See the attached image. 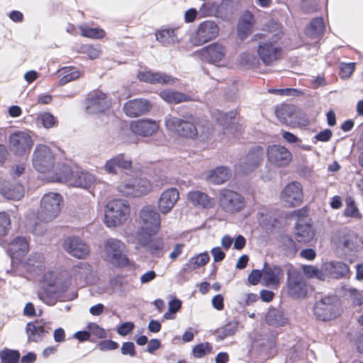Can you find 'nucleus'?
<instances>
[{
    "mask_svg": "<svg viewBox=\"0 0 363 363\" xmlns=\"http://www.w3.org/2000/svg\"><path fill=\"white\" fill-rule=\"evenodd\" d=\"M333 136V132L329 128H325L314 135L313 139L320 142H328Z\"/></svg>",
    "mask_w": 363,
    "mask_h": 363,
    "instance_id": "obj_64",
    "label": "nucleus"
},
{
    "mask_svg": "<svg viewBox=\"0 0 363 363\" xmlns=\"http://www.w3.org/2000/svg\"><path fill=\"white\" fill-rule=\"evenodd\" d=\"M160 97L169 104H177L189 101L191 96L183 92L172 89H164L160 94Z\"/></svg>",
    "mask_w": 363,
    "mask_h": 363,
    "instance_id": "obj_36",
    "label": "nucleus"
},
{
    "mask_svg": "<svg viewBox=\"0 0 363 363\" xmlns=\"http://www.w3.org/2000/svg\"><path fill=\"white\" fill-rule=\"evenodd\" d=\"M135 328V324L130 321H126L121 323L117 328V333L121 336H126L130 333Z\"/></svg>",
    "mask_w": 363,
    "mask_h": 363,
    "instance_id": "obj_59",
    "label": "nucleus"
},
{
    "mask_svg": "<svg viewBox=\"0 0 363 363\" xmlns=\"http://www.w3.org/2000/svg\"><path fill=\"white\" fill-rule=\"evenodd\" d=\"M264 151L261 146L250 148L247 154L240 157L238 163L239 170L244 174H248L259 167L264 160Z\"/></svg>",
    "mask_w": 363,
    "mask_h": 363,
    "instance_id": "obj_11",
    "label": "nucleus"
},
{
    "mask_svg": "<svg viewBox=\"0 0 363 363\" xmlns=\"http://www.w3.org/2000/svg\"><path fill=\"white\" fill-rule=\"evenodd\" d=\"M230 174V170L228 167L220 166L210 171L208 180L211 183L219 185L228 180Z\"/></svg>",
    "mask_w": 363,
    "mask_h": 363,
    "instance_id": "obj_38",
    "label": "nucleus"
},
{
    "mask_svg": "<svg viewBox=\"0 0 363 363\" xmlns=\"http://www.w3.org/2000/svg\"><path fill=\"white\" fill-rule=\"evenodd\" d=\"M121 352L123 355L135 357L136 351L134 343L130 341L123 342L121 348Z\"/></svg>",
    "mask_w": 363,
    "mask_h": 363,
    "instance_id": "obj_63",
    "label": "nucleus"
},
{
    "mask_svg": "<svg viewBox=\"0 0 363 363\" xmlns=\"http://www.w3.org/2000/svg\"><path fill=\"white\" fill-rule=\"evenodd\" d=\"M279 246L288 257H293L299 250L298 245L291 236L287 234H280L277 238Z\"/></svg>",
    "mask_w": 363,
    "mask_h": 363,
    "instance_id": "obj_35",
    "label": "nucleus"
},
{
    "mask_svg": "<svg viewBox=\"0 0 363 363\" xmlns=\"http://www.w3.org/2000/svg\"><path fill=\"white\" fill-rule=\"evenodd\" d=\"M239 322L238 320L229 321L216 330V340L221 341L228 337L233 335L238 330Z\"/></svg>",
    "mask_w": 363,
    "mask_h": 363,
    "instance_id": "obj_44",
    "label": "nucleus"
},
{
    "mask_svg": "<svg viewBox=\"0 0 363 363\" xmlns=\"http://www.w3.org/2000/svg\"><path fill=\"white\" fill-rule=\"evenodd\" d=\"M130 213L128 202L123 199H113L106 206L104 222L111 227L120 225L127 220Z\"/></svg>",
    "mask_w": 363,
    "mask_h": 363,
    "instance_id": "obj_5",
    "label": "nucleus"
},
{
    "mask_svg": "<svg viewBox=\"0 0 363 363\" xmlns=\"http://www.w3.org/2000/svg\"><path fill=\"white\" fill-rule=\"evenodd\" d=\"M138 78L140 82L151 84H172L175 82V79L173 77L159 72H139Z\"/></svg>",
    "mask_w": 363,
    "mask_h": 363,
    "instance_id": "obj_28",
    "label": "nucleus"
},
{
    "mask_svg": "<svg viewBox=\"0 0 363 363\" xmlns=\"http://www.w3.org/2000/svg\"><path fill=\"white\" fill-rule=\"evenodd\" d=\"M219 204L225 212L235 213L245 208V201L244 197L238 192L223 189L219 193Z\"/></svg>",
    "mask_w": 363,
    "mask_h": 363,
    "instance_id": "obj_9",
    "label": "nucleus"
},
{
    "mask_svg": "<svg viewBox=\"0 0 363 363\" xmlns=\"http://www.w3.org/2000/svg\"><path fill=\"white\" fill-rule=\"evenodd\" d=\"M282 48L271 41H262L258 44L257 54L262 63L271 66L281 58Z\"/></svg>",
    "mask_w": 363,
    "mask_h": 363,
    "instance_id": "obj_17",
    "label": "nucleus"
},
{
    "mask_svg": "<svg viewBox=\"0 0 363 363\" xmlns=\"http://www.w3.org/2000/svg\"><path fill=\"white\" fill-rule=\"evenodd\" d=\"M80 33L82 36L92 39H101L106 33L100 28H90L87 26H82L79 27Z\"/></svg>",
    "mask_w": 363,
    "mask_h": 363,
    "instance_id": "obj_50",
    "label": "nucleus"
},
{
    "mask_svg": "<svg viewBox=\"0 0 363 363\" xmlns=\"http://www.w3.org/2000/svg\"><path fill=\"white\" fill-rule=\"evenodd\" d=\"M130 128L133 133L143 137H147L157 130L158 125L152 119H140L131 122Z\"/></svg>",
    "mask_w": 363,
    "mask_h": 363,
    "instance_id": "obj_30",
    "label": "nucleus"
},
{
    "mask_svg": "<svg viewBox=\"0 0 363 363\" xmlns=\"http://www.w3.org/2000/svg\"><path fill=\"white\" fill-rule=\"evenodd\" d=\"M38 120L47 129L54 127L57 123V118L50 112L40 113L38 116Z\"/></svg>",
    "mask_w": 363,
    "mask_h": 363,
    "instance_id": "obj_52",
    "label": "nucleus"
},
{
    "mask_svg": "<svg viewBox=\"0 0 363 363\" xmlns=\"http://www.w3.org/2000/svg\"><path fill=\"white\" fill-rule=\"evenodd\" d=\"M277 221V218L274 216L262 215V218L259 220V224L263 229L266 230H272L276 228Z\"/></svg>",
    "mask_w": 363,
    "mask_h": 363,
    "instance_id": "obj_55",
    "label": "nucleus"
},
{
    "mask_svg": "<svg viewBox=\"0 0 363 363\" xmlns=\"http://www.w3.org/2000/svg\"><path fill=\"white\" fill-rule=\"evenodd\" d=\"M118 343L112 340H104L100 341L97 347L101 351L114 350L118 347Z\"/></svg>",
    "mask_w": 363,
    "mask_h": 363,
    "instance_id": "obj_61",
    "label": "nucleus"
},
{
    "mask_svg": "<svg viewBox=\"0 0 363 363\" xmlns=\"http://www.w3.org/2000/svg\"><path fill=\"white\" fill-rule=\"evenodd\" d=\"M355 68V64L354 62L350 63H341L340 67V74L341 78H347L353 72Z\"/></svg>",
    "mask_w": 363,
    "mask_h": 363,
    "instance_id": "obj_62",
    "label": "nucleus"
},
{
    "mask_svg": "<svg viewBox=\"0 0 363 363\" xmlns=\"http://www.w3.org/2000/svg\"><path fill=\"white\" fill-rule=\"evenodd\" d=\"M325 28L324 21L322 17L313 18L305 28V34L311 39L318 38L323 33Z\"/></svg>",
    "mask_w": 363,
    "mask_h": 363,
    "instance_id": "obj_39",
    "label": "nucleus"
},
{
    "mask_svg": "<svg viewBox=\"0 0 363 363\" xmlns=\"http://www.w3.org/2000/svg\"><path fill=\"white\" fill-rule=\"evenodd\" d=\"M240 63L248 67H255L257 65V57L249 52H243L240 55Z\"/></svg>",
    "mask_w": 363,
    "mask_h": 363,
    "instance_id": "obj_58",
    "label": "nucleus"
},
{
    "mask_svg": "<svg viewBox=\"0 0 363 363\" xmlns=\"http://www.w3.org/2000/svg\"><path fill=\"white\" fill-rule=\"evenodd\" d=\"M11 220L8 213H0V239L4 237L10 228Z\"/></svg>",
    "mask_w": 363,
    "mask_h": 363,
    "instance_id": "obj_56",
    "label": "nucleus"
},
{
    "mask_svg": "<svg viewBox=\"0 0 363 363\" xmlns=\"http://www.w3.org/2000/svg\"><path fill=\"white\" fill-rule=\"evenodd\" d=\"M29 245L27 240L22 236H18L11 240L6 248V252L13 260L20 259L28 251Z\"/></svg>",
    "mask_w": 363,
    "mask_h": 363,
    "instance_id": "obj_29",
    "label": "nucleus"
},
{
    "mask_svg": "<svg viewBox=\"0 0 363 363\" xmlns=\"http://www.w3.org/2000/svg\"><path fill=\"white\" fill-rule=\"evenodd\" d=\"M141 225L136 235L141 234H157L160 229L161 219L159 213L152 206L143 207L140 212Z\"/></svg>",
    "mask_w": 363,
    "mask_h": 363,
    "instance_id": "obj_7",
    "label": "nucleus"
},
{
    "mask_svg": "<svg viewBox=\"0 0 363 363\" xmlns=\"http://www.w3.org/2000/svg\"><path fill=\"white\" fill-rule=\"evenodd\" d=\"M62 196L58 193L49 192L45 194L40 201V207L37 218L43 222L54 220L61 211Z\"/></svg>",
    "mask_w": 363,
    "mask_h": 363,
    "instance_id": "obj_6",
    "label": "nucleus"
},
{
    "mask_svg": "<svg viewBox=\"0 0 363 363\" xmlns=\"http://www.w3.org/2000/svg\"><path fill=\"white\" fill-rule=\"evenodd\" d=\"M269 92L280 96H299L303 94V92L294 88H285V89H270Z\"/></svg>",
    "mask_w": 363,
    "mask_h": 363,
    "instance_id": "obj_54",
    "label": "nucleus"
},
{
    "mask_svg": "<svg viewBox=\"0 0 363 363\" xmlns=\"http://www.w3.org/2000/svg\"><path fill=\"white\" fill-rule=\"evenodd\" d=\"M55 175L57 182H68L71 184L74 174L69 165L62 164L56 171Z\"/></svg>",
    "mask_w": 363,
    "mask_h": 363,
    "instance_id": "obj_47",
    "label": "nucleus"
},
{
    "mask_svg": "<svg viewBox=\"0 0 363 363\" xmlns=\"http://www.w3.org/2000/svg\"><path fill=\"white\" fill-rule=\"evenodd\" d=\"M281 197L289 207L301 204L303 198L301 184L297 182L288 184L281 191Z\"/></svg>",
    "mask_w": 363,
    "mask_h": 363,
    "instance_id": "obj_19",
    "label": "nucleus"
},
{
    "mask_svg": "<svg viewBox=\"0 0 363 363\" xmlns=\"http://www.w3.org/2000/svg\"><path fill=\"white\" fill-rule=\"evenodd\" d=\"M21 354L18 350L4 347L0 350L1 363H18Z\"/></svg>",
    "mask_w": 363,
    "mask_h": 363,
    "instance_id": "obj_46",
    "label": "nucleus"
},
{
    "mask_svg": "<svg viewBox=\"0 0 363 363\" xmlns=\"http://www.w3.org/2000/svg\"><path fill=\"white\" fill-rule=\"evenodd\" d=\"M346 208L344 211V214L347 217H352L354 218H359L361 213L359 211L357 206H356L354 200L352 199H346Z\"/></svg>",
    "mask_w": 363,
    "mask_h": 363,
    "instance_id": "obj_53",
    "label": "nucleus"
},
{
    "mask_svg": "<svg viewBox=\"0 0 363 363\" xmlns=\"http://www.w3.org/2000/svg\"><path fill=\"white\" fill-rule=\"evenodd\" d=\"M262 272V280L266 286L278 285L284 277V270L279 265L264 262Z\"/></svg>",
    "mask_w": 363,
    "mask_h": 363,
    "instance_id": "obj_24",
    "label": "nucleus"
},
{
    "mask_svg": "<svg viewBox=\"0 0 363 363\" xmlns=\"http://www.w3.org/2000/svg\"><path fill=\"white\" fill-rule=\"evenodd\" d=\"M219 32L218 25L213 21L201 23L191 36V41L196 46L201 45L217 38Z\"/></svg>",
    "mask_w": 363,
    "mask_h": 363,
    "instance_id": "obj_14",
    "label": "nucleus"
},
{
    "mask_svg": "<svg viewBox=\"0 0 363 363\" xmlns=\"http://www.w3.org/2000/svg\"><path fill=\"white\" fill-rule=\"evenodd\" d=\"M324 269L328 274V277L332 279H347L350 275L349 266L340 261L325 262Z\"/></svg>",
    "mask_w": 363,
    "mask_h": 363,
    "instance_id": "obj_27",
    "label": "nucleus"
},
{
    "mask_svg": "<svg viewBox=\"0 0 363 363\" xmlns=\"http://www.w3.org/2000/svg\"><path fill=\"white\" fill-rule=\"evenodd\" d=\"M313 311L315 318L320 321L328 322L339 317L342 309L337 296L334 294L321 295L315 297Z\"/></svg>",
    "mask_w": 363,
    "mask_h": 363,
    "instance_id": "obj_1",
    "label": "nucleus"
},
{
    "mask_svg": "<svg viewBox=\"0 0 363 363\" xmlns=\"http://www.w3.org/2000/svg\"><path fill=\"white\" fill-rule=\"evenodd\" d=\"M295 235L298 242H311L315 236V230L312 225L304 222L303 220H298L295 224Z\"/></svg>",
    "mask_w": 363,
    "mask_h": 363,
    "instance_id": "obj_33",
    "label": "nucleus"
},
{
    "mask_svg": "<svg viewBox=\"0 0 363 363\" xmlns=\"http://www.w3.org/2000/svg\"><path fill=\"white\" fill-rule=\"evenodd\" d=\"M85 110L89 114H97L108 109L110 102L105 93L96 90L88 94L84 101Z\"/></svg>",
    "mask_w": 363,
    "mask_h": 363,
    "instance_id": "obj_16",
    "label": "nucleus"
},
{
    "mask_svg": "<svg viewBox=\"0 0 363 363\" xmlns=\"http://www.w3.org/2000/svg\"><path fill=\"white\" fill-rule=\"evenodd\" d=\"M286 289L289 298L302 300L308 296L311 286L301 272L289 264L286 270Z\"/></svg>",
    "mask_w": 363,
    "mask_h": 363,
    "instance_id": "obj_3",
    "label": "nucleus"
},
{
    "mask_svg": "<svg viewBox=\"0 0 363 363\" xmlns=\"http://www.w3.org/2000/svg\"><path fill=\"white\" fill-rule=\"evenodd\" d=\"M89 332L97 337L102 339L106 337V333L105 330L94 323H90L88 325Z\"/></svg>",
    "mask_w": 363,
    "mask_h": 363,
    "instance_id": "obj_60",
    "label": "nucleus"
},
{
    "mask_svg": "<svg viewBox=\"0 0 363 363\" xmlns=\"http://www.w3.org/2000/svg\"><path fill=\"white\" fill-rule=\"evenodd\" d=\"M151 108V103L148 100L138 98L125 102L123 111L128 116L133 118L145 114Z\"/></svg>",
    "mask_w": 363,
    "mask_h": 363,
    "instance_id": "obj_21",
    "label": "nucleus"
},
{
    "mask_svg": "<svg viewBox=\"0 0 363 363\" xmlns=\"http://www.w3.org/2000/svg\"><path fill=\"white\" fill-rule=\"evenodd\" d=\"M32 160L34 168L38 172L44 173L53 167L55 157L49 147L38 144L33 152Z\"/></svg>",
    "mask_w": 363,
    "mask_h": 363,
    "instance_id": "obj_10",
    "label": "nucleus"
},
{
    "mask_svg": "<svg viewBox=\"0 0 363 363\" xmlns=\"http://www.w3.org/2000/svg\"><path fill=\"white\" fill-rule=\"evenodd\" d=\"M198 118L191 114L186 113L182 117H177L171 114L164 118V124L167 129L181 137L194 139L198 135L196 123Z\"/></svg>",
    "mask_w": 363,
    "mask_h": 363,
    "instance_id": "obj_2",
    "label": "nucleus"
},
{
    "mask_svg": "<svg viewBox=\"0 0 363 363\" xmlns=\"http://www.w3.org/2000/svg\"><path fill=\"white\" fill-rule=\"evenodd\" d=\"M176 28H163L155 33L156 40L164 46L174 45L179 43L176 35Z\"/></svg>",
    "mask_w": 363,
    "mask_h": 363,
    "instance_id": "obj_40",
    "label": "nucleus"
},
{
    "mask_svg": "<svg viewBox=\"0 0 363 363\" xmlns=\"http://www.w3.org/2000/svg\"><path fill=\"white\" fill-rule=\"evenodd\" d=\"M24 193V186L16 182H4L0 186V194L9 200H20Z\"/></svg>",
    "mask_w": 363,
    "mask_h": 363,
    "instance_id": "obj_32",
    "label": "nucleus"
},
{
    "mask_svg": "<svg viewBox=\"0 0 363 363\" xmlns=\"http://www.w3.org/2000/svg\"><path fill=\"white\" fill-rule=\"evenodd\" d=\"M62 77L59 80L60 86L65 85L66 84L78 79L80 77V72L73 67H63L59 70Z\"/></svg>",
    "mask_w": 363,
    "mask_h": 363,
    "instance_id": "obj_45",
    "label": "nucleus"
},
{
    "mask_svg": "<svg viewBox=\"0 0 363 363\" xmlns=\"http://www.w3.org/2000/svg\"><path fill=\"white\" fill-rule=\"evenodd\" d=\"M179 199V191L176 188L166 189L161 194L158 201V208L163 214H167L175 205Z\"/></svg>",
    "mask_w": 363,
    "mask_h": 363,
    "instance_id": "obj_31",
    "label": "nucleus"
},
{
    "mask_svg": "<svg viewBox=\"0 0 363 363\" xmlns=\"http://www.w3.org/2000/svg\"><path fill=\"white\" fill-rule=\"evenodd\" d=\"M350 297L354 306H361L363 303V295L355 288H350L348 290Z\"/></svg>",
    "mask_w": 363,
    "mask_h": 363,
    "instance_id": "obj_57",
    "label": "nucleus"
},
{
    "mask_svg": "<svg viewBox=\"0 0 363 363\" xmlns=\"http://www.w3.org/2000/svg\"><path fill=\"white\" fill-rule=\"evenodd\" d=\"M236 115V111H230L227 113L220 111L217 113L216 119L225 130L230 133L238 135L243 130V127L241 124L233 122V120L235 119Z\"/></svg>",
    "mask_w": 363,
    "mask_h": 363,
    "instance_id": "obj_26",
    "label": "nucleus"
},
{
    "mask_svg": "<svg viewBox=\"0 0 363 363\" xmlns=\"http://www.w3.org/2000/svg\"><path fill=\"white\" fill-rule=\"evenodd\" d=\"M268 325L274 327L284 326L287 323V318L284 312L275 308H270L265 316Z\"/></svg>",
    "mask_w": 363,
    "mask_h": 363,
    "instance_id": "obj_41",
    "label": "nucleus"
},
{
    "mask_svg": "<svg viewBox=\"0 0 363 363\" xmlns=\"http://www.w3.org/2000/svg\"><path fill=\"white\" fill-rule=\"evenodd\" d=\"M51 328L45 323H41L38 320L28 322L26 326V333L28 342H38L43 340L47 333H49Z\"/></svg>",
    "mask_w": 363,
    "mask_h": 363,
    "instance_id": "obj_25",
    "label": "nucleus"
},
{
    "mask_svg": "<svg viewBox=\"0 0 363 363\" xmlns=\"http://www.w3.org/2000/svg\"><path fill=\"white\" fill-rule=\"evenodd\" d=\"M187 199L195 206L202 208H211L215 206V201L207 194L201 191H192L188 193Z\"/></svg>",
    "mask_w": 363,
    "mask_h": 363,
    "instance_id": "obj_34",
    "label": "nucleus"
},
{
    "mask_svg": "<svg viewBox=\"0 0 363 363\" xmlns=\"http://www.w3.org/2000/svg\"><path fill=\"white\" fill-rule=\"evenodd\" d=\"M131 167V160L124 154L120 153L108 160L104 166V169L109 174H117L118 169L128 170Z\"/></svg>",
    "mask_w": 363,
    "mask_h": 363,
    "instance_id": "obj_23",
    "label": "nucleus"
},
{
    "mask_svg": "<svg viewBox=\"0 0 363 363\" xmlns=\"http://www.w3.org/2000/svg\"><path fill=\"white\" fill-rule=\"evenodd\" d=\"M33 145L31 136L24 131H16L9 136L10 150L15 155L23 156L28 155Z\"/></svg>",
    "mask_w": 363,
    "mask_h": 363,
    "instance_id": "obj_13",
    "label": "nucleus"
},
{
    "mask_svg": "<svg viewBox=\"0 0 363 363\" xmlns=\"http://www.w3.org/2000/svg\"><path fill=\"white\" fill-rule=\"evenodd\" d=\"M44 257L42 254L34 252L30 255L29 257L23 263V267L30 273H38L43 270Z\"/></svg>",
    "mask_w": 363,
    "mask_h": 363,
    "instance_id": "obj_37",
    "label": "nucleus"
},
{
    "mask_svg": "<svg viewBox=\"0 0 363 363\" xmlns=\"http://www.w3.org/2000/svg\"><path fill=\"white\" fill-rule=\"evenodd\" d=\"M212 350L211 345L208 342L199 343L192 348L191 354L195 358H202L211 352Z\"/></svg>",
    "mask_w": 363,
    "mask_h": 363,
    "instance_id": "obj_51",
    "label": "nucleus"
},
{
    "mask_svg": "<svg viewBox=\"0 0 363 363\" xmlns=\"http://www.w3.org/2000/svg\"><path fill=\"white\" fill-rule=\"evenodd\" d=\"M94 176L88 172H77L74 174L71 184L84 189L89 188L94 182Z\"/></svg>",
    "mask_w": 363,
    "mask_h": 363,
    "instance_id": "obj_42",
    "label": "nucleus"
},
{
    "mask_svg": "<svg viewBox=\"0 0 363 363\" xmlns=\"http://www.w3.org/2000/svg\"><path fill=\"white\" fill-rule=\"evenodd\" d=\"M337 246L345 252L357 253L363 249V238L354 231L345 230L339 235Z\"/></svg>",
    "mask_w": 363,
    "mask_h": 363,
    "instance_id": "obj_15",
    "label": "nucleus"
},
{
    "mask_svg": "<svg viewBox=\"0 0 363 363\" xmlns=\"http://www.w3.org/2000/svg\"><path fill=\"white\" fill-rule=\"evenodd\" d=\"M38 297L48 306H53L57 299V291L54 286L48 285L38 291Z\"/></svg>",
    "mask_w": 363,
    "mask_h": 363,
    "instance_id": "obj_43",
    "label": "nucleus"
},
{
    "mask_svg": "<svg viewBox=\"0 0 363 363\" xmlns=\"http://www.w3.org/2000/svg\"><path fill=\"white\" fill-rule=\"evenodd\" d=\"M152 189L150 182L142 177L128 179L118 186V190L123 195L130 197H140L148 194Z\"/></svg>",
    "mask_w": 363,
    "mask_h": 363,
    "instance_id": "obj_8",
    "label": "nucleus"
},
{
    "mask_svg": "<svg viewBox=\"0 0 363 363\" xmlns=\"http://www.w3.org/2000/svg\"><path fill=\"white\" fill-rule=\"evenodd\" d=\"M91 272V267L86 262H82L79 265L75 266L74 269V276L76 279H79L84 282L87 281V279Z\"/></svg>",
    "mask_w": 363,
    "mask_h": 363,
    "instance_id": "obj_49",
    "label": "nucleus"
},
{
    "mask_svg": "<svg viewBox=\"0 0 363 363\" xmlns=\"http://www.w3.org/2000/svg\"><path fill=\"white\" fill-rule=\"evenodd\" d=\"M155 235L147 233L137 235L138 242L150 255L161 258L167 251L164 240L162 237H153Z\"/></svg>",
    "mask_w": 363,
    "mask_h": 363,
    "instance_id": "obj_12",
    "label": "nucleus"
},
{
    "mask_svg": "<svg viewBox=\"0 0 363 363\" xmlns=\"http://www.w3.org/2000/svg\"><path fill=\"white\" fill-rule=\"evenodd\" d=\"M209 255L207 252H201L196 256L191 257L184 266V269H196L198 267L204 266L209 261Z\"/></svg>",
    "mask_w": 363,
    "mask_h": 363,
    "instance_id": "obj_48",
    "label": "nucleus"
},
{
    "mask_svg": "<svg viewBox=\"0 0 363 363\" xmlns=\"http://www.w3.org/2000/svg\"><path fill=\"white\" fill-rule=\"evenodd\" d=\"M64 249L71 256L84 259L89 254V246L79 237H68L64 241Z\"/></svg>",
    "mask_w": 363,
    "mask_h": 363,
    "instance_id": "obj_20",
    "label": "nucleus"
},
{
    "mask_svg": "<svg viewBox=\"0 0 363 363\" xmlns=\"http://www.w3.org/2000/svg\"><path fill=\"white\" fill-rule=\"evenodd\" d=\"M269 162L274 166L281 167L289 164L292 155L285 147L279 145H269L267 150Z\"/></svg>",
    "mask_w": 363,
    "mask_h": 363,
    "instance_id": "obj_18",
    "label": "nucleus"
},
{
    "mask_svg": "<svg viewBox=\"0 0 363 363\" xmlns=\"http://www.w3.org/2000/svg\"><path fill=\"white\" fill-rule=\"evenodd\" d=\"M104 252L107 260L116 268H124L133 264L125 254L126 245L120 240L108 238L104 244Z\"/></svg>",
    "mask_w": 363,
    "mask_h": 363,
    "instance_id": "obj_4",
    "label": "nucleus"
},
{
    "mask_svg": "<svg viewBox=\"0 0 363 363\" xmlns=\"http://www.w3.org/2000/svg\"><path fill=\"white\" fill-rule=\"evenodd\" d=\"M199 55L202 60L208 63L218 62L225 55V48L218 42L213 43L201 49Z\"/></svg>",
    "mask_w": 363,
    "mask_h": 363,
    "instance_id": "obj_22",
    "label": "nucleus"
}]
</instances>
